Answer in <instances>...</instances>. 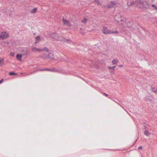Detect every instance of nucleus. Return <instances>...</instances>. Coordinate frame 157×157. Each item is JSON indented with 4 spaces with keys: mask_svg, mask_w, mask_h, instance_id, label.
<instances>
[{
    "mask_svg": "<svg viewBox=\"0 0 157 157\" xmlns=\"http://www.w3.org/2000/svg\"><path fill=\"white\" fill-rule=\"evenodd\" d=\"M51 36L52 39L57 40L61 41L63 39V38L62 37L56 33H52L51 34Z\"/></svg>",
    "mask_w": 157,
    "mask_h": 157,
    "instance_id": "nucleus-1",
    "label": "nucleus"
},
{
    "mask_svg": "<svg viewBox=\"0 0 157 157\" xmlns=\"http://www.w3.org/2000/svg\"><path fill=\"white\" fill-rule=\"evenodd\" d=\"M102 32L103 34L105 35L111 34V33H112V30H109L105 26L103 27Z\"/></svg>",
    "mask_w": 157,
    "mask_h": 157,
    "instance_id": "nucleus-2",
    "label": "nucleus"
},
{
    "mask_svg": "<svg viewBox=\"0 0 157 157\" xmlns=\"http://www.w3.org/2000/svg\"><path fill=\"white\" fill-rule=\"evenodd\" d=\"M32 51L34 52H41L43 50L44 51H47L48 52V49L46 48H45L43 49L35 47H33L32 48Z\"/></svg>",
    "mask_w": 157,
    "mask_h": 157,
    "instance_id": "nucleus-3",
    "label": "nucleus"
},
{
    "mask_svg": "<svg viewBox=\"0 0 157 157\" xmlns=\"http://www.w3.org/2000/svg\"><path fill=\"white\" fill-rule=\"evenodd\" d=\"M8 33L6 32H2L0 33V39H4L9 37Z\"/></svg>",
    "mask_w": 157,
    "mask_h": 157,
    "instance_id": "nucleus-4",
    "label": "nucleus"
},
{
    "mask_svg": "<svg viewBox=\"0 0 157 157\" xmlns=\"http://www.w3.org/2000/svg\"><path fill=\"white\" fill-rule=\"evenodd\" d=\"M136 4L139 8H142L144 6V2L143 1L140 0H137L136 1Z\"/></svg>",
    "mask_w": 157,
    "mask_h": 157,
    "instance_id": "nucleus-5",
    "label": "nucleus"
},
{
    "mask_svg": "<svg viewBox=\"0 0 157 157\" xmlns=\"http://www.w3.org/2000/svg\"><path fill=\"white\" fill-rule=\"evenodd\" d=\"M41 57L45 58H49L50 59H52L53 58V55L52 53L47 52Z\"/></svg>",
    "mask_w": 157,
    "mask_h": 157,
    "instance_id": "nucleus-6",
    "label": "nucleus"
},
{
    "mask_svg": "<svg viewBox=\"0 0 157 157\" xmlns=\"http://www.w3.org/2000/svg\"><path fill=\"white\" fill-rule=\"evenodd\" d=\"M116 5V3L114 1H112L110 2L109 5H108L106 6V8H111L114 7Z\"/></svg>",
    "mask_w": 157,
    "mask_h": 157,
    "instance_id": "nucleus-7",
    "label": "nucleus"
},
{
    "mask_svg": "<svg viewBox=\"0 0 157 157\" xmlns=\"http://www.w3.org/2000/svg\"><path fill=\"white\" fill-rule=\"evenodd\" d=\"M63 21L64 24L66 25L69 26H71V24L70 22L66 19L64 18H63Z\"/></svg>",
    "mask_w": 157,
    "mask_h": 157,
    "instance_id": "nucleus-8",
    "label": "nucleus"
},
{
    "mask_svg": "<svg viewBox=\"0 0 157 157\" xmlns=\"http://www.w3.org/2000/svg\"><path fill=\"white\" fill-rule=\"evenodd\" d=\"M120 16L119 14H117L115 17V19L116 20V21L119 22L120 21H121L122 20L121 18H119V17Z\"/></svg>",
    "mask_w": 157,
    "mask_h": 157,
    "instance_id": "nucleus-9",
    "label": "nucleus"
},
{
    "mask_svg": "<svg viewBox=\"0 0 157 157\" xmlns=\"http://www.w3.org/2000/svg\"><path fill=\"white\" fill-rule=\"evenodd\" d=\"M22 55L21 54H18L16 55V57L18 60L20 61H21V58Z\"/></svg>",
    "mask_w": 157,
    "mask_h": 157,
    "instance_id": "nucleus-10",
    "label": "nucleus"
},
{
    "mask_svg": "<svg viewBox=\"0 0 157 157\" xmlns=\"http://www.w3.org/2000/svg\"><path fill=\"white\" fill-rule=\"evenodd\" d=\"M127 4L128 6L135 5L136 4V1L134 2L133 0H132V1H131L130 2H128Z\"/></svg>",
    "mask_w": 157,
    "mask_h": 157,
    "instance_id": "nucleus-11",
    "label": "nucleus"
},
{
    "mask_svg": "<svg viewBox=\"0 0 157 157\" xmlns=\"http://www.w3.org/2000/svg\"><path fill=\"white\" fill-rule=\"evenodd\" d=\"M118 62V60L117 59H114L112 61V63H113V64H116Z\"/></svg>",
    "mask_w": 157,
    "mask_h": 157,
    "instance_id": "nucleus-12",
    "label": "nucleus"
},
{
    "mask_svg": "<svg viewBox=\"0 0 157 157\" xmlns=\"http://www.w3.org/2000/svg\"><path fill=\"white\" fill-rule=\"evenodd\" d=\"M144 134L145 135H146V136H149L150 135L151 133H150V132H149L148 131H147V130H145V131H144Z\"/></svg>",
    "mask_w": 157,
    "mask_h": 157,
    "instance_id": "nucleus-13",
    "label": "nucleus"
},
{
    "mask_svg": "<svg viewBox=\"0 0 157 157\" xmlns=\"http://www.w3.org/2000/svg\"><path fill=\"white\" fill-rule=\"evenodd\" d=\"M40 40V37L39 36H37L36 39V43H38Z\"/></svg>",
    "mask_w": 157,
    "mask_h": 157,
    "instance_id": "nucleus-14",
    "label": "nucleus"
},
{
    "mask_svg": "<svg viewBox=\"0 0 157 157\" xmlns=\"http://www.w3.org/2000/svg\"><path fill=\"white\" fill-rule=\"evenodd\" d=\"M41 70L42 71L47 70V71H54V70H52L49 69V68L43 69H42V70Z\"/></svg>",
    "mask_w": 157,
    "mask_h": 157,
    "instance_id": "nucleus-15",
    "label": "nucleus"
},
{
    "mask_svg": "<svg viewBox=\"0 0 157 157\" xmlns=\"http://www.w3.org/2000/svg\"><path fill=\"white\" fill-rule=\"evenodd\" d=\"M37 10V8H34L31 12L32 13H35L36 12Z\"/></svg>",
    "mask_w": 157,
    "mask_h": 157,
    "instance_id": "nucleus-16",
    "label": "nucleus"
},
{
    "mask_svg": "<svg viewBox=\"0 0 157 157\" xmlns=\"http://www.w3.org/2000/svg\"><path fill=\"white\" fill-rule=\"evenodd\" d=\"M17 74V73H15L14 72H11L9 73V75H16Z\"/></svg>",
    "mask_w": 157,
    "mask_h": 157,
    "instance_id": "nucleus-17",
    "label": "nucleus"
},
{
    "mask_svg": "<svg viewBox=\"0 0 157 157\" xmlns=\"http://www.w3.org/2000/svg\"><path fill=\"white\" fill-rule=\"evenodd\" d=\"M87 21V19L86 18H84V19L82 20V22L83 23H86Z\"/></svg>",
    "mask_w": 157,
    "mask_h": 157,
    "instance_id": "nucleus-18",
    "label": "nucleus"
},
{
    "mask_svg": "<svg viewBox=\"0 0 157 157\" xmlns=\"http://www.w3.org/2000/svg\"><path fill=\"white\" fill-rule=\"evenodd\" d=\"M112 33H111V34H113V33H117V34L118 33V32L117 31H113V30H112Z\"/></svg>",
    "mask_w": 157,
    "mask_h": 157,
    "instance_id": "nucleus-19",
    "label": "nucleus"
},
{
    "mask_svg": "<svg viewBox=\"0 0 157 157\" xmlns=\"http://www.w3.org/2000/svg\"><path fill=\"white\" fill-rule=\"evenodd\" d=\"M95 2L96 3L98 4H100L99 1L98 0H95Z\"/></svg>",
    "mask_w": 157,
    "mask_h": 157,
    "instance_id": "nucleus-20",
    "label": "nucleus"
},
{
    "mask_svg": "<svg viewBox=\"0 0 157 157\" xmlns=\"http://www.w3.org/2000/svg\"><path fill=\"white\" fill-rule=\"evenodd\" d=\"M15 54L13 52H11L10 53V55L12 56H14Z\"/></svg>",
    "mask_w": 157,
    "mask_h": 157,
    "instance_id": "nucleus-21",
    "label": "nucleus"
},
{
    "mask_svg": "<svg viewBox=\"0 0 157 157\" xmlns=\"http://www.w3.org/2000/svg\"><path fill=\"white\" fill-rule=\"evenodd\" d=\"M115 67H116V66H114L112 67H109V69H113Z\"/></svg>",
    "mask_w": 157,
    "mask_h": 157,
    "instance_id": "nucleus-22",
    "label": "nucleus"
},
{
    "mask_svg": "<svg viewBox=\"0 0 157 157\" xmlns=\"http://www.w3.org/2000/svg\"><path fill=\"white\" fill-rule=\"evenodd\" d=\"M152 6L153 7H155L156 10H157V7L155 6V5L153 4L152 5Z\"/></svg>",
    "mask_w": 157,
    "mask_h": 157,
    "instance_id": "nucleus-23",
    "label": "nucleus"
},
{
    "mask_svg": "<svg viewBox=\"0 0 157 157\" xmlns=\"http://www.w3.org/2000/svg\"><path fill=\"white\" fill-rule=\"evenodd\" d=\"M29 52L28 51H26V52H25V53L23 54V55H24L25 54H28Z\"/></svg>",
    "mask_w": 157,
    "mask_h": 157,
    "instance_id": "nucleus-24",
    "label": "nucleus"
},
{
    "mask_svg": "<svg viewBox=\"0 0 157 157\" xmlns=\"http://www.w3.org/2000/svg\"><path fill=\"white\" fill-rule=\"evenodd\" d=\"M3 81V79H2L1 80H0V84L2 83Z\"/></svg>",
    "mask_w": 157,
    "mask_h": 157,
    "instance_id": "nucleus-25",
    "label": "nucleus"
},
{
    "mask_svg": "<svg viewBox=\"0 0 157 157\" xmlns=\"http://www.w3.org/2000/svg\"><path fill=\"white\" fill-rule=\"evenodd\" d=\"M138 149L140 150H141L142 149V146H139Z\"/></svg>",
    "mask_w": 157,
    "mask_h": 157,
    "instance_id": "nucleus-26",
    "label": "nucleus"
},
{
    "mask_svg": "<svg viewBox=\"0 0 157 157\" xmlns=\"http://www.w3.org/2000/svg\"><path fill=\"white\" fill-rule=\"evenodd\" d=\"M64 41L65 42H68V41H69V40H65V39H64Z\"/></svg>",
    "mask_w": 157,
    "mask_h": 157,
    "instance_id": "nucleus-27",
    "label": "nucleus"
},
{
    "mask_svg": "<svg viewBox=\"0 0 157 157\" xmlns=\"http://www.w3.org/2000/svg\"><path fill=\"white\" fill-rule=\"evenodd\" d=\"M104 95H105V96H108V94H106V93H104Z\"/></svg>",
    "mask_w": 157,
    "mask_h": 157,
    "instance_id": "nucleus-28",
    "label": "nucleus"
},
{
    "mask_svg": "<svg viewBox=\"0 0 157 157\" xmlns=\"http://www.w3.org/2000/svg\"><path fill=\"white\" fill-rule=\"evenodd\" d=\"M119 66L120 67H123V65H119Z\"/></svg>",
    "mask_w": 157,
    "mask_h": 157,
    "instance_id": "nucleus-29",
    "label": "nucleus"
},
{
    "mask_svg": "<svg viewBox=\"0 0 157 157\" xmlns=\"http://www.w3.org/2000/svg\"><path fill=\"white\" fill-rule=\"evenodd\" d=\"M115 101V102H116V103H117V102H116V101Z\"/></svg>",
    "mask_w": 157,
    "mask_h": 157,
    "instance_id": "nucleus-30",
    "label": "nucleus"
}]
</instances>
